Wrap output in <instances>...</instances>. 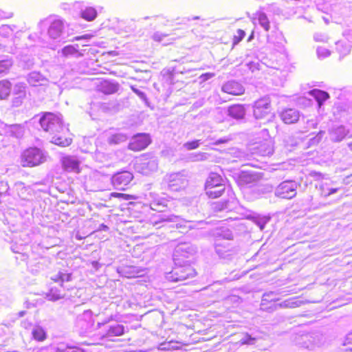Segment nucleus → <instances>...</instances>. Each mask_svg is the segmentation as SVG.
Returning a JSON list of instances; mask_svg holds the SVG:
<instances>
[{
  "label": "nucleus",
  "mask_w": 352,
  "mask_h": 352,
  "mask_svg": "<svg viewBox=\"0 0 352 352\" xmlns=\"http://www.w3.org/2000/svg\"><path fill=\"white\" fill-rule=\"evenodd\" d=\"M256 340V338L252 337L251 335L246 333L244 334L243 337L240 340V342L241 344L253 345L255 344Z\"/></svg>",
  "instance_id": "obj_34"
},
{
  "label": "nucleus",
  "mask_w": 352,
  "mask_h": 352,
  "mask_svg": "<svg viewBox=\"0 0 352 352\" xmlns=\"http://www.w3.org/2000/svg\"><path fill=\"white\" fill-rule=\"evenodd\" d=\"M78 47V45L76 47L72 45H67L61 50V54L66 58L69 56H80L82 54L79 52Z\"/></svg>",
  "instance_id": "obj_25"
},
{
  "label": "nucleus",
  "mask_w": 352,
  "mask_h": 352,
  "mask_svg": "<svg viewBox=\"0 0 352 352\" xmlns=\"http://www.w3.org/2000/svg\"><path fill=\"white\" fill-rule=\"evenodd\" d=\"M46 298L49 300L56 301L64 298V295L60 294L57 288H52L50 291L46 294Z\"/></svg>",
  "instance_id": "obj_29"
},
{
  "label": "nucleus",
  "mask_w": 352,
  "mask_h": 352,
  "mask_svg": "<svg viewBox=\"0 0 352 352\" xmlns=\"http://www.w3.org/2000/svg\"><path fill=\"white\" fill-rule=\"evenodd\" d=\"M245 32L241 29L237 30L236 34L234 35L232 41V47H234L236 45L240 43L245 37Z\"/></svg>",
  "instance_id": "obj_33"
},
{
  "label": "nucleus",
  "mask_w": 352,
  "mask_h": 352,
  "mask_svg": "<svg viewBox=\"0 0 352 352\" xmlns=\"http://www.w3.org/2000/svg\"><path fill=\"white\" fill-rule=\"evenodd\" d=\"M224 179L219 174L211 173L206 178L204 184V191L209 199L221 197L226 191Z\"/></svg>",
  "instance_id": "obj_1"
},
{
  "label": "nucleus",
  "mask_w": 352,
  "mask_h": 352,
  "mask_svg": "<svg viewBox=\"0 0 352 352\" xmlns=\"http://www.w3.org/2000/svg\"><path fill=\"white\" fill-rule=\"evenodd\" d=\"M39 122L43 130L51 135L65 124L59 115L50 112L44 113Z\"/></svg>",
  "instance_id": "obj_5"
},
{
  "label": "nucleus",
  "mask_w": 352,
  "mask_h": 352,
  "mask_svg": "<svg viewBox=\"0 0 352 352\" xmlns=\"http://www.w3.org/2000/svg\"><path fill=\"white\" fill-rule=\"evenodd\" d=\"M197 274L195 270L187 263H175L172 270L166 274V279L170 282H183L194 278Z\"/></svg>",
  "instance_id": "obj_2"
},
{
  "label": "nucleus",
  "mask_w": 352,
  "mask_h": 352,
  "mask_svg": "<svg viewBox=\"0 0 352 352\" xmlns=\"http://www.w3.org/2000/svg\"><path fill=\"white\" fill-rule=\"evenodd\" d=\"M297 188V184L294 181H283L276 187L275 195L280 199H291L296 197Z\"/></svg>",
  "instance_id": "obj_9"
},
{
  "label": "nucleus",
  "mask_w": 352,
  "mask_h": 352,
  "mask_svg": "<svg viewBox=\"0 0 352 352\" xmlns=\"http://www.w3.org/2000/svg\"><path fill=\"white\" fill-rule=\"evenodd\" d=\"M63 30V21L60 19H54L48 28V34L52 38H56L60 36Z\"/></svg>",
  "instance_id": "obj_20"
},
{
  "label": "nucleus",
  "mask_w": 352,
  "mask_h": 352,
  "mask_svg": "<svg viewBox=\"0 0 352 352\" xmlns=\"http://www.w3.org/2000/svg\"><path fill=\"white\" fill-rule=\"evenodd\" d=\"M72 142L73 134L67 124H65L52 134L51 142L56 146L67 147L70 146Z\"/></svg>",
  "instance_id": "obj_7"
},
{
  "label": "nucleus",
  "mask_w": 352,
  "mask_h": 352,
  "mask_svg": "<svg viewBox=\"0 0 352 352\" xmlns=\"http://www.w3.org/2000/svg\"><path fill=\"white\" fill-rule=\"evenodd\" d=\"M134 179L132 172L122 170L113 175L111 183L115 189L124 190Z\"/></svg>",
  "instance_id": "obj_8"
},
{
  "label": "nucleus",
  "mask_w": 352,
  "mask_h": 352,
  "mask_svg": "<svg viewBox=\"0 0 352 352\" xmlns=\"http://www.w3.org/2000/svg\"><path fill=\"white\" fill-rule=\"evenodd\" d=\"M212 234L214 237L215 240L232 241L234 239L232 232L226 227H220L214 229L212 231Z\"/></svg>",
  "instance_id": "obj_19"
},
{
  "label": "nucleus",
  "mask_w": 352,
  "mask_h": 352,
  "mask_svg": "<svg viewBox=\"0 0 352 352\" xmlns=\"http://www.w3.org/2000/svg\"><path fill=\"white\" fill-rule=\"evenodd\" d=\"M20 87H22L23 89H25V87L23 85H21Z\"/></svg>",
  "instance_id": "obj_56"
},
{
  "label": "nucleus",
  "mask_w": 352,
  "mask_h": 352,
  "mask_svg": "<svg viewBox=\"0 0 352 352\" xmlns=\"http://www.w3.org/2000/svg\"><path fill=\"white\" fill-rule=\"evenodd\" d=\"M92 37V36L91 34H84V35H82V36H76L73 38L72 41H80V40H87V39H89Z\"/></svg>",
  "instance_id": "obj_43"
},
{
  "label": "nucleus",
  "mask_w": 352,
  "mask_h": 352,
  "mask_svg": "<svg viewBox=\"0 0 352 352\" xmlns=\"http://www.w3.org/2000/svg\"><path fill=\"white\" fill-rule=\"evenodd\" d=\"M120 59V53L116 50L104 52L101 55V61L110 65H119Z\"/></svg>",
  "instance_id": "obj_18"
},
{
  "label": "nucleus",
  "mask_w": 352,
  "mask_h": 352,
  "mask_svg": "<svg viewBox=\"0 0 352 352\" xmlns=\"http://www.w3.org/2000/svg\"><path fill=\"white\" fill-rule=\"evenodd\" d=\"M228 115L234 119H242L245 115V109L243 104H233L228 107Z\"/></svg>",
  "instance_id": "obj_21"
},
{
  "label": "nucleus",
  "mask_w": 352,
  "mask_h": 352,
  "mask_svg": "<svg viewBox=\"0 0 352 352\" xmlns=\"http://www.w3.org/2000/svg\"><path fill=\"white\" fill-rule=\"evenodd\" d=\"M324 342L323 335L319 332H314L302 335L300 344L304 348L314 349L316 346H320Z\"/></svg>",
  "instance_id": "obj_10"
},
{
  "label": "nucleus",
  "mask_w": 352,
  "mask_h": 352,
  "mask_svg": "<svg viewBox=\"0 0 352 352\" xmlns=\"http://www.w3.org/2000/svg\"><path fill=\"white\" fill-rule=\"evenodd\" d=\"M61 272H59L57 274L52 277V280L55 282H60Z\"/></svg>",
  "instance_id": "obj_44"
},
{
  "label": "nucleus",
  "mask_w": 352,
  "mask_h": 352,
  "mask_svg": "<svg viewBox=\"0 0 352 352\" xmlns=\"http://www.w3.org/2000/svg\"><path fill=\"white\" fill-rule=\"evenodd\" d=\"M214 249L217 254L220 258H226L236 252V250L231 243L219 239L214 241Z\"/></svg>",
  "instance_id": "obj_13"
},
{
  "label": "nucleus",
  "mask_w": 352,
  "mask_h": 352,
  "mask_svg": "<svg viewBox=\"0 0 352 352\" xmlns=\"http://www.w3.org/2000/svg\"><path fill=\"white\" fill-rule=\"evenodd\" d=\"M254 38V32H252L251 34L249 36L248 38V41H250Z\"/></svg>",
  "instance_id": "obj_49"
},
{
  "label": "nucleus",
  "mask_w": 352,
  "mask_h": 352,
  "mask_svg": "<svg viewBox=\"0 0 352 352\" xmlns=\"http://www.w3.org/2000/svg\"><path fill=\"white\" fill-rule=\"evenodd\" d=\"M300 302L294 299H288L280 303L275 305V309L277 308H294L300 306Z\"/></svg>",
  "instance_id": "obj_28"
},
{
  "label": "nucleus",
  "mask_w": 352,
  "mask_h": 352,
  "mask_svg": "<svg viewBox=\"0 0 352 352\" xmlns=\"http://www.w3.org/2000/svg\"><path fill=\"white\" fill-rule=\"evenodd\" d=\"M256 217H248V219H250V220H254L253 219H255Z\"/></svg>",
  "instance_id": "obj_54"
},
{
  "label": "nucleus",
  "mask_w": 352,
  "mask_h": 352,
  "mask_svg": "<svg viewBox=\"0 0 352 352\" xmlns=\"http://www.w3.org/2000/svg\"><path fill=\"white\" fill-rule=\"evenodd\" d=\"M125 333V327L122 324H115L107 327V331L104 333L100 336V340L110 339L111 337H118L124 335Z\"/></svg>",
  "instance_id": "obj_16"
},
{
  "label": "nucleus",
  "mask_w": 352,
  "mask_h": 352,
  "mask_svg": "<svg viewBox=\"0 0 352 352\" xmlns=\"http://www.w3.org/2000/svg\"><path fill=\"white\" fill-rule=\"evenodd\" d=\"M155 39L157 40V41H160V37H157V36H155Z\"/></svg>",
  "instance_id": "obj_52"
},
{
  "label": "nucleus",
  "mask_w": 352,
  "mask_h": 352,
  "mask_svg": "<svg viewBox=\"0 0 352 352\" xmlns=\"http://www.w3.org/2000/svg\"><path fill=\"white\" fill-rule=\"evenodd\" d=\"M12 83L8 79L0 80V100H6L10 95Z\"/></svg>",
  "instance_id": "obj_22"
},
{
  "label": "nucleus",
  "mask_w": 352,
  "mask_h": 352,
  "mask_svg": "<svg viewBox=\"0 0 352 352\" xmlns=\"http://www.w3.org/2000/svg\"><path fill=\"white\" fill-rule=\"evenodd\" d=\"M26 314V311H21L20 312H19V317H23Z\"/></svg>",
  "instance_id": "obj_48"
},
{
  "label": "nucleus",
  "mask_w": 352,
  "mask_h": 352,
  "mask_svg": "<svg viewBox=\"0 0 352 352\" xmlns=\"http://www.w3.org/2000/svg\"><path fill=\"white\" fill-rule=\"evenodd\" d=\"M20 160L23 167L32 168L44 163L46 157L40 148L30 147L22 152Z\"/></svg>",
  "instance_id": "obj_3"
},
{
  "label": "nucleus",
  "mask_w": 352,
  "mask_h": 352,
  "mask_svg": "<svg viewBox=\"0 0 352 352\" xmlns=\"http://www.w3.org/2000/svg\"><path fill=\"white\" fill-rule=\"evenodd\" d=\"M258 20L260 25L263 26L266 31H268L270 30V23L265 14H259L258 16Z\"/></svg>",
  "instance_id": "obj_32"
},
{
  "label": "nucleus",
  "mask_w": 352,
  "mask_h": 352,
  "mask_svg": "<svg viewBox=\"0 0 352 352\" xmlns=\"http://www.w3.org/2000/svg\"><path fill=\"white\" fill-rule=\"evenodd\" d=\"M142 169L146 171H151L154 169L157 166V161L153 160L148 153L143 154L142 155Z\"/></svg>",
  "instance_id": "obj_23"
},
{
  "label": "nucleus",
  "mask_w": 352,
  "mask_h": 352,
  "mask_svg": "<svg viewBox=\"0 0 352 352\" xmlns=\"http://www.w3.org/2000/svg\"><path fill=\"white\" fill-rule=\"evenodd\" d=\"M104 320H108V323H109L110 321L113 320V316H111L109 318H107V319H105Z\"/></svg>",
  "instance_id": "obj_50"
},
{
  "label": "nucleus",
  "mask_w": 352,
  "mask_h": 352,
  "mask_svg": "<svg viewBox=\"0 0 352 352\" xmlns=\"http://www.w3.org/2000/svg\"><path fill=\"white\" fill-rule=\"evenodd\" d=\"M33 337L35 340L38 341H43L45 339V332L41 328H37L33 330L32 331Z\"/></svg>",
  "instance_id": "obj_35"
},
{
  "label": "nucleus",
  "mask_w": 352,
  "mask_h": 352,
  "mask_svg": "<svg viewBox=\"0 0 352 352\" xmlns=\"http://www.w3.org/2000/svg\"><path fill=\"white\" fill-rule=\"evenodd\" d=\"M158 221H155V223H153V225L155 226L157 223Z\"/></svg>",
  "instance_id": "obj_55"
},
{
  "label": "nucleus",
  "mask_w": 352,
  "mask_h": 352,
  "mask_svg": "<svg viewBox=\"0 0 352 352\" xmlns=\"http://www.w3.org/2000/svg\"><path fill=\"white\" fill-rule=\"evenodd\" d=\"M8 184L3 182H0V197L3 195H6L8 192Z\"/></svg>",
  "instance_id": "obj_40"
},
{
  "label": "nucleus",
  "mask_w": 352,
  "mask_h": 352,
  "mask_svg": "<svg viewBox=\"0 0 352 352\" xmlns=\"http://www.w3.org/2000/svg\"><path fill=\"white\" fill-rule=\"evenodd\" d=\"M57 352H84V351L79 348L72 346H58L56 350Z\"/></svg>",
  "instance_id": "obj_37"
},
{
  "label": "nucleus",
  "mask_w": 352,
  "mask_h": 352,
  "mask_svg": "<svg viewBox=\"0 0 352 352\" xmlns=\"http://www.w3.org/2000/svg\"><path fill=\"white\" fill-rule=\"evenodd\" d=\"M188 221H182V223H177L176 225L177 229L179 230V232L181 233H186L188 232V228L190 226H187L186 225L184 224L183 223H188Z\"/></svg>",
  "instance_id": "obj_41"
},
{
  "label": "nucleus",
  "mask_w": 352,
  "mask_h": 352,
  "mask_svg": "<svg viewBox=\"0 0 352 352\" xmlns=\"http://www.w3.org/2000/svg\"><path fill=\"white\" fill-rule=\"evenodd\" d=\"M22 97L24 98L25 96V91H22Z\"/></svg>",
  "instance_id": "obj_53"
},
{
  "label": "nucleus",
  "mask_w": 352,
  "mask_h": 352,
  "mask_svg": "<svg viewBox=\"0 0 352 352\" xmlns=\"http://www.w3.org/2000/svg\"><path fill=\"white\" fill-rule=\"evenodd\" d=\"M151 143L150 136L146 133H139L134 135L129 144L131 151L138 152L146 148Z\"/></svg>",
  "instance_id": "obj_11"
},
{
  "label": "nucleus",
  "mask_w": 352,
  "mask_h": 352,
  "mask_svg": "<svg viewBox=\"0 0 352 352\" xmlns=\"http://www.w3.org/2000/svg\"><path fill=\"white\" fill-rule=\"evenodd\" d=\"M276 295L274 292H270L267 293H265L263 296L262 302L264 301H276L278 298L274 297Z\"/></svg>",
  "instance_id": "obj_38"
},
{
  "label": "nucleus",
  "mask_w": 352,
  "mask_h": 352,
  "mask_svg": "<svg viewBox=\"0 0 352 352\" xmlns=\"http://www.w3.org/2000/svg\"><path fill=\"white\" fill-rule=\"evenodd\" d=\"M309 94L315 98L319 107H321L322 103L329 98V95L327 92L318 89L309 91Z\"/></svg>",
  "instance_id": "obj_24"
},
{
  "label": "nucleus",
  "mask_w": 352,
  "mask_h": 352,
  "mask_svg": "<svg viewBox=\"0 0 352 352\" xmlns=\"http://www.w3.org/2000/svg\"><path fill=\"white\" fill-rule=\"evenodd\" d=\"M200 144V140H195L192 141L187 142L184 144V147L187 150H194L197 148L199 146Z\"/></svg>",
  "instance_id": "obj_36"
},
{
  "label": "nucleus",
  "mask_w": 352,
  "mask_h": 352,
  "mask_svg": "<svg viewBox=\"0 0 352 352\" xmlns=\"http://www.w3.org/2000/svg\"><path fill=\"white\" fill-rule=\"evenodd\" d=\"M107 324H108V320H103L102 322H98L97 328L100 329L102 326H104Z\"/></svg>",
  "instance_id": "obj_45"
},
{
  "label": "nucleus",
  "mask_w": 352,
  "mask_h": 352,
  "mask_svg": "<svg viewBox=\"0 0 352 352\" xmlns=\"http://www.w3.org/2000/svg\"><path fill=\"white\" fill-rule=\"evenodd\" d=\"M109 229L108 226L104 224H101L99 228V230L106 231Z\"/></svg>",
  "instance_id": "obj_47"
},
{
  "label": "nucleus",
  "mask_w": 352,
  "mask_h": 352,
  "mask_svg": "<svg viewBox=\"0 0 352 352\" xmlns=\"http://www.w3.org/2000/svg\"><path fill=\"white\" fill-rule=\"evenodd\" d=\"M13 62L11 59H4L0 60V76H4L10 72Z\"/></svg>",
  "instance_id": "obj_27"
},
{
  "label": "nucleus",
  "mask_w": 352,
  "mask_h": 352,
  "mask_svg": "<svg viewBox=\"0 0 352 352\" xmlns=\"http://www.w3.org/2000/svg\"><path fill=\"white\" fill-rule=\"evenodd\" d=\"M346 344H352V332L349 333L346 337V340L344 344L345 345ZM345 351L352 352V346L346 348Z\"/></svg>",
  "instance_id": "obj_42"
},
{
  "label": "nucleus",
  "mask_w": 352,
  "mask_h": 352,
  "mask_svg": "<svg viewBox=\"0 0 352 352\" xmlns=\"http://www.w3.org/2000/svg\"><path fill=\"white\" fill-rule=\"evenodd\" d=\"M117 272L122 276L127 278L134 277L136 272H134L133 268L131 267H118Z\"/></svg>",
  "instance_id": "obj_31"
},
{
  "label": "nucleus",
  "mask_w": 352,
  "mask_h": 352,
  "mask_svg": "<svg viewBox=\"0 0 352 352\" xmlns=\"http://www.w3.org/2000/svg\"><path fill=\"white\" fill-rule=\"evenodd\" d=\"M197 252V248L189 243H180L174 250L173 261L175 264L189 263L186 259L192 257Z\"/></svg>",
  "instance_id": "obj_6"
},
{
  "label": "nucleus",
  "mask_w": 352,
  "mask_h": 352,
  "mask_svg": "<svg viewBox=\"0 0 352 352\" xmlns=\"http://www.w3.org/2000/svg\"><path fill=\"white\" fill-rule=\"evenodd\" d=\"M72 273H65L61 272V276H60V285L63 286V283L64 282H69L72 280Z\"/></svg>",
  "instance_id": "obj_39"
},
{
  "label": "nucleus",
  "mask_w": 352,
  "mask_h": 352,
  "mask_svg": "<svg viewBox=\"0 0 352 352\" xmlns=\"http://www.w3.org/2000/svg\"><path fill=\"white\" fill-rule=\"evenodd\" d=\"M110 197L120 199L124 201L135 200L138 199V196L131 194H126L121 192H112L110 194Z\"/></svg>",
  "instance_id": "obj_30"
},
{
  "label": "nucleus",
  "mask_w": 352,
  "mask_h": 352,
  "mask_svg": "<svg viewBox=\"0 0 352 352\" xmlns=\"http://www.w3.org/2000/svg\"><path fill=\"white\" fill-rule=\"evenodd\" d=\"M224 141L219 140L218 142H223Z\"/></svg>",
  "instance_id": "obj_57"
},
{
  "label": "nucleus",
  "mask_w": 352,
  "mask_h": 352,
  "mask_svg": "<svg viewBox=\"0 0 352 352\" xmlns=\"http://www.w3.org/2000/svg\"><path fill=\"white\" fill-rule=\"evenodd\" d=\"M221 91L227 94L238 96L244 94L245 88L239 82L230 80L222 85Z\"/></svg>",
  "instance_id": "obj_14"
},
{
  "label": "nucleus",
  "mask_w": 352,
  "mask_h": 352,
  "mask_svg": "<svg viewBox=\"0 0 352 352\" xmlns=\"http://www.w3.org/2000/svg\"><path fill=\"white\" fill-rule=\"evenodd\" d=\"M256 223V224L261 228V230H263L265 227V224L267 221H255Z\"/></svg>",
  "instance_id": "obj_46"
},
{
  "label": "nucleus",
  "mask_w": 352,
  "mask_h": 352,
  "mask_svg": "<svg viewBox=\"0 0 352 352\" xmlns=\"http://www.w3.org/2000/svg\"><path fill=\"white\" fill-rule=\"evenodd\" d=\"M81 16L87 21H91L96 18L97 11L93 7H87L82 11Z\"/></svg>",
  "instance_id": "obj_26"
},
{
  "label": "nucleus",
  "mask_w": 352,
  "mask_h": 352,
  "mask_svg": "<svg viewBox=\"0 0 352 352\" xmlns=\"http://www.w3.org/2000/svg\"><path fill=\"white\" fill-rule=\"evenodd\" d=\"M61 166L65 172L79 174L81 173L80 162L74 156H63L60 160Z\"/></svg>",
  "instance_id": "obj_12"
},
{
  "label": "nucleus",
  "mask_w": 352,
  "mask_h": 352,
  "mask_svg": "<svg viewBox=\"0 0 352 352\" xmlns=\"http://www.w3.org/2000/svg\"><path fill=\"white\" fill-rule=\"evenodd\" d=\"M118 89L119 84L111 80H102L97 85V91L105 95L113 94Z\"/></svg>",
  "instance_id": "obj_15"
},
{
  "label": "nucleus",
  "mask_w": 352,
  "mask_h": 352,
  "mask_svg": "<svg viewBox=\"0 0 352 352\" xmlns=\"http://www.w3.org/2000/svg\"><path fill=\"white\" fill-rule=\"evenodd\" d=\"M273 153V148L272 147L269 148L268 153L272 154Z\"/></svg>",
  "instance_id": "obj_51"
},
{
  "label": "nucleus",
  "mask_w": 352,
  "mask_h": 352,
  "mask_svg": "<svg viewBox=\"0 0 352 352\" xmlns=\"http://www.w3.org/2000/svg\"><path fill=\"white\" fill-rule=\"evenodd\" d=\"M280 118L282 121L287 124H294L297 122L300 118L299 112L292 108L284 109L280 113Z\"/></svg>",
  "instance_id": "obj_17"
},
{
  "label": "nucleus",
  "mask_w": 352,
  "mask_h": 352,
  "mask_svg": "<svg viewBox=\"0 0 352 352\" xmlns=\"http://www.w3.org/2000/svg\"><path fill=\"white\" fill-rule=\"evenodd\" d=\"M253 115L256 119L263 120H269L274 116L272 101L269 97H261L254 102Z\"/></svg>",
  "instance_id": "obj_4"
}]
</instances>
